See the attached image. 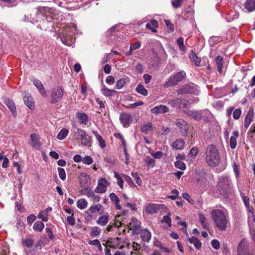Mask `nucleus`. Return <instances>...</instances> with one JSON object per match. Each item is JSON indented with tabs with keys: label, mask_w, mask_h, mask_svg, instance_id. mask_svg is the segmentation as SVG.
<instances>
[{
	"label": "nucleus",
	"mask_w": 255,
	"mask_h": 255,
	"mask_svg": "<svg viewBox=\"0 0 255 255\" xmlns=\"http://www.w3.org/2000/svg\"><path fill=\"white\" fill-rule=\"evenodd\" d=\"M212 220L220 231H224L227 228L229 223L228 214L223 210L214 209L211 212Z\"/></svg>",
	"instance_id": "nucleus-1"
},
{
	"label": "nucleus",
	"mask_w": 255,
	"mask_h": 255,
	"mask_svg": "<svg viewBox=\"0 0 255 255\" xmlns=\"http://www.w3.org/2000/svg\"><path fill=\"white\" fill-rule=\"evenodd\" d=\"M205 159L207 164L215 167L220 162V156L218 150L214 144L209 145L205 152Z\"/></svg>",
	"instance_id": "nucleus-2"
},
{
	"label": "nucleus",
	"mask_w": 255,
	"mask_h": 255,
	"mask_svg": "<svg viewBox=\"0 0 255 255\" xmlns=\"http://www.w3.org/2000/svg\"><path fill=\"white\" fill-rule=\"evenodd\" d=\"M233 184L228 176H221L217 184L218 191L221 195H227L231 191Z\"/></svg>",
	"instance_id": "nucleus-3"
},
{
	"label": "nucleus",
	"mask_w": 255,
	"mask_h": 255,
	"mask_svg": "<svg viewBox=\"0 0 255 255\" xmlns=\"http://www.w3.org/2000/svg\"><path fill=\"white\" fill-rule=\"evenodd\" d=\"M186 77V74L184 71H181L176 74L171 75L168 80L164 84L163 87L167 88L170 87H174L182 82Z\"/></svg>",
	"instance_id": "nucleus-4"
},
{
	"label": "nucleus",
	"mask_w": 255,
	"mask_h": 255,
	"mask_svg": "<svg viewBox=\"0 0 255 255\" xmlns=\"http://www.w3.org/2000/svg\"><path fill=\"white\" fill-rule=\"evenodd\" d=\"M75 139H81V144L87 147L92 146V137L86 133V132L82 129L77 128L76 134H74Z\"/></svg>",
	"instance_id": "nucleus-5"
},
{
	"label": "nucleus",
	"mask_w": 255,
	"mask_h": 255,
	"mask_svg": "<svg viewBox=\"0 0 255 255\" xmlns=\"http://www.w3.org/2000/svg\"><path fill=\"white\" fill-rule=\"evenodd\" d=\"M64 90L60 86L53 88L50 92V103L56 104L60 102L63 96Z\"/></svg>",
	"instance_id": "nucleus-6"
},
{
	"label": "nucleus",
	"mask_w": 255,
	"mask_h": 255,
	"mask_svg": "<svg viewBox=\"0 0 255 255\" xmlns=\"http://www.w3.org/2000/svg\"><path fill=\"white\" fill-rule=\"evenodd\" d=\"M197 87L193 84H185L177 90L178 95L191 94L195 93Z\"/></svg>",
	"instance_id": "nucleus-7"
},
{
	"label": "nucleus",
	"mask_w": 255,
	"mask_h": 255,
	"mask_svg": "<svg viewBox=\"0 0 255 255\" xmlns=\"http://www.w3.org/2000/svg\"><path fill=\"white\" fill-rule=\"evenodd\" d=\"M120 121L123 126L127 128L130 126L133 122V117L128 113L122 112L120 116Z\"/></svg>",
	"instance_id": "nucleus-8"
},
{
	"label": "nucleus",
	"mask_w": 255,
	"mask_h": 255,
	"mask_svg": "<svg viewBox=\"0 0 255 255\" xmlns=\"http://www.w3.org/2000/svg\"><path fill=\"white\" fill-rule=\"evenodd\" d=\"M109 185L108 182L105 178H101L98 180V186L94 191L98 193H105L107 190V187Z\"/></svg>",
	"instance_id": "nucleus-9"
},
{
	"label": "nucleus",
	"mask_w": 255,
	"mask_h": 255,
	"mask_svg": "<svg viewBox=\"0 0 255 255\" xmlns=\"http://www.w3.org/2000/svg\"><path fill=\"white\" fill-rule=\"evenodd\" d=\"M115 136L116 138L121 139V142L124 147V152L125 158H126L125 163L126 165H128L129 163V155L128 154V149H127V146H126V141H125L123 136L120 133H115Z\"/></svg>",
	"instance_id": "nucleus-10"
},
{
	"label": "nucleus",
	"mask_w": 255,
	"mask_h": 255,
	"mask_svg": "<svg viewBox=\"0 0 255 255\" xmlns=\"http://www.w3.org/2000/svg\"><path fill=\"white\" fill-rule=\"evenodd\" d=\"M161 205L150 203L146 205L145 210L148 214H153L157 212L160 209Z\"/></svg>",
	"instance_id": "nucleus-11"
},
{
	"label": "nucleus",
	"mask_w": 255,
	"mask_h": 255,
	"mask_svg": "<svg viewBox=\"0 0 255 255\" xmlns=\"http://www.w3.org/2000/svg\"><path fill=\"white\" fill-rule=\"evenodd\" d=\"M248 248V242L246 239H243L239 243L238 246V255H246L244 254L246 252Z\"/></svg>",
	"instance_id": "nucleus-12"
},
{
	"label": "nucleus",
	"mask_w": 255,
	"mask_h": 255,
	"mask_svg": "<svg viewBox=\"0 0 255 255\" xmlns=\"http://www.w3.org/2000/svg\"><path fill=\"white\" fill-rule=\"evenodd\" d=\"M254 116V111L253 108H250L249 110L247 112L246 116L245 117L244 122V126L246 129H247L250 126L251 123L253 121V119Z\"/></svg>",
	"instance_id": "nucleus-13"
},
{
	"label": "nucleus",
	"mask_w": 255,
	"mask_h": 255,
	"mask_svg": "<svg viewBox=\"0 0 255 255\" xmlns=\"http://www.w3.org/2000/svg\"><path fill=\"white\" fill-rule=\"evenodd\" d=\"M169 108L165 105H160L151 109V112L155 114H164L169 112Z\"/></svg>",
	"instance_id": "nucleus-14"
},
{
	"label": "nucleus",
	"mask_w": 255,
	"mask_h": 255,
	"mask_svg": "<svg viewBox=\"0 0 255 255\" xmlns=\"http://www.w3.org/2000/svg\"><path fill=\"white\" fill-rule=\"evenodd\" d=\"M76 117L78 118L79 123L81 125H87L89 121V117L84 113L78 112L76 113Z\"/></svg>",
	"instance_id": "nucleus-15"
},
{
	"label": "nucleus",
	"mask_w": 255,
	"mask_h": 255,
	"mask_svg": "<svg viewBox=\"0 0 255 255\" xmlns=\"http://www.w3.org/2000/svg\"><path fill=\"white\" fill-rule=\"evenodd\" d=\"M103 208V206L101 204H97V205H92L86 211V213L88 214V215L90 217H92L94 213L99 212L102 208Z\"/></svg>",
	"instance_id": "nucleus-16"
},
{
	"label": "nucleus",
	"mask_w": 255,
	"mask_h": 255,
	"mask_svg": "<svg viewBox=\"0 0 255 255\" xmlns=\"http://www.w3.org/2000/svg\"><path fill=\"white\" fill-rule=\"evenodd\" d=\"M142 132L147 134L151 132L153 130V126L151 123L146 122L143 123L140 127Z\"/></svg>",
	"instance_id": "nucleus-17"
},
{
	"label": "nucleus",
	"mask_w": 255,
	"mask_h": 255,
	"mask_svg": "<svg viewBox=\"0 0 255 255\" xmlns=\"http://www.w3.org/2000/svg\"><path fill=\"white\" fill-rule=\"evenodd\" d=\"M61 39L63 44L68 46L71 45L74 42V39L68 34H63V35H61Z\"/></svg>",
	"instance_id": "nucleus-18"
},
{
	"label": "nucleus",
	"mask_w": 255,
	"mask_h": 255,
	"mask_svg": "<svg viewBox=\"0 0 255 255\" xmlns=\"http://www.w3.org/2000/svg\"><path fill=\"white\" fill-rule=\"evenodd\" d=\"M109 220V215L108 213H106L104 215L101 216L96 222L97 224L101 226H104L108 223Z\"/></svg>",
	"instance_id": "nucleus-19"
},
{
	"label": "nucleus",
	"mask_w": 255,
	"mask_h": 255,
	"mask_svg": "<svg viewBox=\"0 0 255 255\" xmlns=\"http://www.w3.org/2000/svg\"><path fill=\"white\" fill-rule=\"evenodd\" d=\"M85 190H86L85 195L89 198H91L94 202H98L100 201L101 198L98 195L94 193L95 191H93L91 189Z\"/></svg>",
	"instance_id": "nucleus-20"
},
{
	"label": "nucleus",
	"mask_w": 255,
	"mask_h": 255,
	"mask_svg": "<svg viewBox=\"0 0 255 255\" xmlns=\"http://www.w3.org/2000/svg\"><path fill=\"white\" fill-rule=\"evenodd\" d=\"M31 145L34 148L38 149L41 146V144L38 140L37 135L35 133L30 135Z\"/></svg>",
	"instance_id": "nucleus-21"
},
{
	"label": "nucleus",
	"mask_w": 255,
	"mask_h": 255,
	"mask_svg": "<svg viewBox=\"0 0 255 255\" xmlns=\"http://www.w3.org/2000/svg\"><path fill=\"white\" fill-rule=\"evenodd\" d=\"M5 104L8 107L9 110L11 112L14 116L16 115V110L14 102L10 99H5L4 101Z\"/></svg>",
	"instance_id": "nucleus-22"
},
{
	"label": "nucleus",
	"mask_w": 255,
	"mask_h": 255,
	"mask_svg": "<svg viewBox=\"0 0 255 255\" xmlns=\"http://www.w3.org/2000/svg\"><path fill=\"white\" fill-rule=\"evenodd\" d=\"M232 134L233 135L230 139V145L232 149H235L237 145V138L239 136V132L238 130H234Z\"/></svg>",
	"instance_id": "nucleus-23"
},
{
	"label": "nucleus",
	"mask_w": 255,
	"mask_h": 255,
	"mask_svg": "<svg viewBox=\"0 0 255 255\" xmlns=\"http://www.w3.org/2000/svg\"><path fill=\"white\" fill-rule=\"evenodd\" d=\"M140 237L143 242H148L151 239V233L147 229H143L140 232Z\"/></svg>",
	"instance_id": "nucleus-24"
},
{
	"label": "nucleus",
	"mask_w": 255,
	"mask_h": 255,
	"mask_svg": "<svg viewBox=\"0 0 255 255\" xmlns=\"http://www.w3.org/2000/svg\"><path fill=\"white\" fill-rule=\"evenodd\" d=\"M189 58L191 61L194 62V64L196 66H199L200 64L201 59L200 57H197L196 53L192 50H191L189 54Z\"/></svg>",
	"instance_id": "nucleus-25"
},
{
	"label": "nucleus",
	"mask_w": 255,
	"mask_h": 255,
	"mask_svg": "<svg viewBox=\"0 0 255 255\" xmlns=\"http://www.w3.org/2000/svg\"><path fill=\"white\" fill-rule=\"evenodd\" d=\"M245 8L249 11L252 12L255 10V0H246L245 3Z\"/></svg>",
	"instance_id": "nucleus-26"
},
{
	"label": "nucleus",
	"mask_w": 255,
	"mask_h": 255,
	"mask_svg": "<svg viewBox=\"0 0 255 255\" xmlns=\"http://www.w3.org/2000/svg\"><path fill=\"white\" fill-rule=\"evenodd\" d=\"M189 104L188 100L186 99L179 98L177 108L184 111L188 108Z\"/></svg>",
	"instance_id": "nucleus-27"
},
{
	"label": "nucleus",
	"mask_w": 255,
	"mask_h": 255,
	"mask_svg": "<svg viewBox=\"0 0 255 255\" xmlns=\"http://www.w3.org/2000/svg\"><path fill=\"white\" fill-rule=\"evenodd\" d=\"M187 240L190 244H193L197 250H199L201 248L202 243L197 238L192 237L188 238Z\"/></svg>",
	"instance_id": "nucleus-28"
},
{
	"label": "nucleus",
	"mask_w": 255,
	"mask_h": 255,
	"mask_svg": "<svg viewBox=\"0 0 255 255\" xmlns=\"http://www.w3.org/2000/svg\"><path fill=\"white\" fill-rule=\"evenodd\" d=\"M185 143L183 139L179 138L173 143V147L176 149L182 150L184 147Z\"/></svg>",
	"instance_id": "nucleus-29"
},
{
	"label": "nucleus",
	"mask_w": 255,
	"mask_h": 255,
	"mask_svg": "<svg viewBox=\"0 0 255 255\" xmlns=\"http://www.w3.org/2000/svg\"><path fill=\"white\" fill-rule=\"evenodd\" d=\"M158 26V22L155 19H152L149 23H147L145 27L146 28L151 30L153 32H156L155 28Z\"/></svg>",
	"instance_id": "nucleus-30"
},
{
	"label": "nucleus",
	"mask_w": 255,
	"mask_h": 255,
	"mask_svg": "<svg viewBox=\"0 0 255 255\" xmlns=\"http://www.w3.org/2000/svg\"><path fill=\"white\" fill-rule=\"evenodd\" d=\"M92 133L95 136L97 140L98 141L99 145L102 148L106 147L105 141L103 139L102 136L97 131L92 130Z\"/></svg>",
	"instance_id": "nucleus-31"
},
{
	"label": "nucleus",
	"mask_w": 255,
	"mask_h": 255,
	"mask_svg": "<svg viewBox=\"0 0 255 255\" xmlns=\"http://www.w3.org/2000/svg\"><path fill=\"white\" fill-rule=\"evenodd\" d=\"M200 222L204 229H207L209 228V224L208 219L205 216L201 213L198 214Z\"/></svg>",
	"instance_id": "nucleus-32"
},
{
	"label": "nucleus",
	"mask_w": 255,
	"mask_h": 255,
	"mask_svg": "<svg viewBox=\"0 0 255 255\" xmlns=\"http://www.w3.org/2000/svg\"><path fill=\"white\" fill-rule=\"evenodd\" d=\"M101 90L102 94L106 97H111L117 93L116 91L109 89L107 88L105 85L103 86Z\"/></svg>",
	"instance_id": "nucleus-33"
},
{
	"label": "nucleus",
	"mask_w": 255,
	"mask_h": 255,
	"mask_svg": "<svg viewBox=\"0 0 255 255\" xmlns=\"http://www.w3.org/2000/svg\"><path fill=\"white\" fill-rule=\"evenodd\" d=\"M217 70L219 73H222L223 65V58L221 56H217L215 58Z\"/></svg>",
	"instance_id": "nucleus-34"
},
{
	"label": "nucleus",
	"mask_w": 255,
	"mask_h": 255,
	"mask_svg": "<svg viewBox=\"0 0 255 255\" xmlns=\"http://www.w3.org/2000/svg\"><path fill=\"white\" fill-rule=\"evenodd\" d=\"M187 114L196 121L200 120L202 118L201 113L198 111H188Z\"/></svg>",
	"instance_id": "nucleus-35"
},
{
	"label": "nucleus",
	"mask_w": 255,
	"mask_h": 255,
	"mask_svg": "<svg viewBox=\"0 0 255 255\" xmlns=\"http://www.w3.org/2000/svg\"><path fill=\"white\" fill-rule=\"evenodd\" d=\"M23 100H24L25 104L27 107H28L30 109H31L34 107L33 103L32 102V98L28 94H26L23 97Z\"/></svg>",
	"instance_id": "nucleus-36"
},
{
	"label": "nucleus",
	"mask_w": 255,
	"mask_h": 255,
	"mask_svg": "<svg viewBox=\"0 0 255 255\" xmlns=\"http://www.w3.org/2000/svg\"><path fill=\"white\" fill-rule=\"evenodd\" d=\"M88 205V202L84 198H82L77 202V207L81 210L85 209Z\"/></svg>",
	"instance_id": "nucleus-37"
},
{
	"label": "nucleus",
	"mask_w": 255,
	"mask_h": 255,
	"mask_svg": "<svg viewBox=\"0 0 255 255\" xmlns=\"http://www.w3.org/2000/svg\"><path fill=\"white\" fill-rule=\"evenodd\" d=\"M44 225L42 221H36L33 225V228L35 231L41 232L44 228Z\"/></svg>",
	"instance_id": "nucleus-38"
},
{
	"label": "nucleus",
	"mask_w": 255,
	"mask_h": 255,
	"mask_svg": "<svg viewBox=\"0 0 255 255\" xmlns=\"http://www.w3.org/2000/svg\"><path fill=\"white\" fill-rule=\"evenodd\" d=\"M22 244L23 246H24L28 248H30L33 245L34 240L31 238H25L24 239L22 240Z\"/></svg>",
	"instance_id": "nucleus-39"
},
{
	"label": "nucleus",
	"mask_w": 255,
	"mask_h": 255,
	"mask_svg": "<svg viewBox=\"0 0 255 255\" xmlns=\"http://www.w3.org/2000/svg\"><path fill=\"white\" fill-rule=\"evenodd\" d=\"M130 228L132 229H139L140 226L138 221L135 218H132L131 222L129 223Z\"/></svg>",
	"instance_id": "nucleus-40"
},
{
	"label": "nucleus",
	"mask_w": 255,
	"mask_h": 255,
	"mask_svg": "<svg viewBox=\"0 0 255 255\" xmlns=\"http://www.w3.org/2000/svg\"><path fill=\"white\" fill-rule=\"evenodd\" d=\"M135 90L138 93L141 94L144 96L147 95L148 94V92L147 90H146L144 87L141 84L138 85L136 87Z\"/></svg>",
	"instance_id": "nucleus-41"
},
{
	"label": "nucleus",
	"mask_w": 255,
	"mask_h": 255,
	"mask_svg": "<svg viewBox=\"0 0 255 255\" xmlns=\"http://www.w3.org/2000/svg\"><path fill=\"white\" fill-rule=\"evenodd\" d=\"M69 131L66 128L62 129L58 133L57 138L59 140H62L64 139L68 135Z\"/></svg>",
	"instance_id": "nucleus-42"
},
{
	"label": "nucleus",
	"mask_w": 255,
	"mask_h": 255,
	"mask_svg": "<svg viewBox=\"0 0 255 255\" xmlns=\"http://www.w3.org/2000/svg\"><path fill=\"white\" fill-rule=\"evenodd\" d=\"M176 125L177 127L187 131V124L184 120L181 119L177 120L176 122Z\"/></svg>",
	"instance_id": "nucleus-43"
},
{
	"label": "nucleus",
	"mask_w": 255,
	"mask_h": 255,
	"mask_svg": "<svg viewBox=\"0 0 255 255\" xmlns=\"http://www.w3.org/2000/svg\"><path fill=\"white\" fill-rule=\"evenodd\" d=\"M177 43L180 50L185 51L186 50V48L184 44V38L182 37L177 39Z\"/></svg>",
	"instance_id": "nucleus-44"
},
{
	"label": "nucleus",
	"mask_w": 255,
	"mask_h": 255,
	"mask_svg": "<svg viewBox=\"0 0 255 255\" xmlns=\"http://www.w3.org/2000/svg\"><path fill=\"white\" fill-rule=\"evenodd\" d=\"M174 165L176 168L182 170H185L186 167L185 164L183 161L179 160L175 162Z\"/></svg>",
	"instance_id": "nucleus-45"
},
{
	"label": "nucleus",
	"mask_w": 255,
	"mask_h": 255,
	"mask_svg": "<svg viewBox=\"0 0 255 255\" xmlns=\"http://www.w3.org/2000/svg\"><path fill=\"white\" fill-rule=\"evenodd\" d=\"M144 161L148 167H153L155 165V160L149 156L146 157Z\"/></svg>",
	"instance_id": "nucleus-46"
},
{
	"label": "nucleus",
	"mask_w": 255,
	"mask_h": 255,
	"mask_svg": "<svg viewBox=\"0 0 255 255\" xmlns=\"http://www.w3.org/2000/svg\"><path fill=\"white\" fill-rule=\"evenodd\" d=\"M101 229L97 226H95V227H93V228H92L91 235V236L94 237L97 236L98 235H99L101 233Z\"/></svg>",
	"instance_id": "nucleus-47"
},
{
	"label": "nucleus",
	"mask_w": 255,
	"mask_h": 255,
	"mask_svg": "<svg viewBox=\"0 0 255 255\" xmlns=\"http://www.w3.org/2000/svg\"><path fill=\"white\" fill-rule=\"evenodd\" d=\"M161 223H165L167 224L169 227L171 226V220L170 219V213H169L167 215L164 216L163 219L161 221Z\"/></svg>",
	"instance_id": "nucleus-48"
},
{
	"label": "nucleus",
	"mask_w": 255,
	"mask_h": 255,
	"mask_svg": "<svg viewBox=\"0 0 255 255\" xmlns=\"http://www.w3.org/2000/svg\"><path fill=\"white\" fill-rule=\"evenodd\" d=\"M123 177L125 180L128 184L130 187L133 188L135 187V184L132 181L131 178L128 175H124Z\"/></svg>",
	"instance_id": "nucleus-49"
},
{
	"label": "nucleus",
	"mask_w": 255,
	"mask_h": 255,
	"mask_svg": "<svg viewBox=\"0 0 255 255\" xmlns=\"http://www.w3.org/2000/svg\"><path fill=\"white\" fill-rule=\"evenodd\" d=\"M58 171L60 178L62 180H65L66 175L65 170L62 168L58 167Z\"/></svg>",
	"instance_id": "nucleus-50"
},
{
	"label": "nucleus",
	"mask_w": 255,
	"mask_h": 255,
	"mask_svg": "<svg viewBox=\"0 0 255 255\" xmlns=\"http://www.w3.org/2000/svg\"><path fill=\"white\" fill-rule=\"evenodd\" d=\"M219 41V37L217 36H211L209 39V43L211 46H214Z\"/></svg>",
	"instance_id": "nucleus-51"
},
{
	"label": "nucleus",
	"mask_w": 255,
	"mask_h": 255,
	"mask_svg": "<svg viewBox=\"0 0 255 255\" xmlns=\"http://www.w3.org/2000/svg\"><path fill=\"white\" fill-rule=\"evenodd\" d=\"M126 84V81L125 79H121L117 81L116 88L118 89H122Z\"/></svg>",
	"instance_id": "nucleus-52"
},
{
	"label": "nucleus",
	"mask_w": 255,
	"mask_h": 255,
	"mask_svg": "<svg viewBox=\"0 0 255 255\" xmlns=\"http://www.w3.org/2000/svg\"><path fill=\"white\" fill-rule=\"evenodd\" d=\"M131 175L136 180V183L138 185H141L142 184V181L139 176L138 173L137 172H132L131 173Z\"/></svg>",
	"instance_id": "nucleus-53"
},
{
	"label": "nucleus",
	"mask_w": 255,
	"mask_h": 255,
	"mask_svg": "<svg viewBox=\"0 0 255 255\" xmlns=\"http://www.w3.org/2000/svg\"><path fill=\"white\" fill-rule=\"evenodd\" d=\"M206 181H207V180L205 177V173H203L202 175L200 176L197 179V183L200 185L205 184Z\"/></svg>",
	"instance_id": "nucleus-54"
},
{
	"label": "nucleus",
	"mask_w": 255,
	"mask_h": 255,
	"mask_svg": "<svg viewBox=\"0 0 255 255\" xmlns=\"http://www.w3.org/2000/svg\"><path fill=\"white\" fill-rule=\"evenodd\" d=\"M183 2V0H172V4L174 8H177L182 5Z\"/></svg>",
	"instance_id": "nucleus-55"
},
{
	"label": "nucleus",
	"mask_w": 255,
	"mask_h": 255,
	"mask_svg": "<svg viewBox=\"0 0 255 255\" xmlns=\"http://www.w3.org/2000/svg\"><path fill=\"white\" fill-rule=\"evenodd\" d=\"M242 111L240 109H236L233 112V118L235 120H238L241 117Z\"/></svg>",
	"instance_id": "nucleus-56"
},
{
	"label": "nucleus",
	"mask_w": 255,
	"mask_h": 255,
	"mask_svg": "<svg viewBox=\"0 0 255 255\" xmlns=\"http://www.w3.org/2000/svg\"><path fill=\"white\" fill-rule=\"evenodd\" d=\"M82 162L84 164L90 165L93 163V160L91 156H86L82 159Z\"/></svg>",
	"instance_id": "nucleus-57"
},
{
	"label": "nucleus",
	"mask_w": 255,
	"mask_h": 255,
	"mask_svg": "<svg viewBox=\"0 0 255 255\" xmlns=\"http://www.w3.org/2000/svg\"><path fill=\"white\" fill-rule=\"evenodd\" d=\"M212 247L215 250L220 249V244L218 240L214 239L211 241Z\"/></svg>",
	"instance_id": "nucleus-58"
},
{
	"label": "nucleus",
	"mask_w": 255,
	"mask_h": 255,
	"mask_svg": "<svg viewBox=\"0 0 255 255\" xmlns=\"http://www.w3.org/2000/svg\"><path fill=\"white\" fill-rule=\"evenodd\" d=\"M179 98L169 101L168 104L173 108H177Z\"/></svg>",
	"instance_id": "nucleus-59"
},
{
	"label": "nucleus",
	"mask_w": 255,
	"mask_h": 255,
	"mask_svg": "<svg viewBox=\"0 0 255 255\" xmlns=\"http://www.w3.org/2000/svg\"><path fill=\"white\" fill-rule=\"evenodd\" d=\"M33 83L37 89H41L43 85L41 82L37 79H35L33 80Z\"/></svg>",
	"instance_id": "nucleus-60"
},
{
	"label": "nucleus",
	"mask_w": 255,
	"mask_h": 255,
	"mask_svg": "<svg viewBox=\"0 0 255 255\" xmlns=\"http://www.w3.org/2000/svg\"><path fill=\"white\" fill-rule=\"evenodd\" d=\"M38 218L41 219L43 221L47 222L48 221V216L47 214H45V213H43L40 212L39 214L37 216Z\"/></svg>",
	"instance_id": "nucleus-61"
},
{
	"label": "nucleus",
	"mask_w": 255,
	"mask_h": 255,
	"mask_svg": "<svg viewBox=\"0 0 255 255\" xmlns=\"http://www.w3.org/2000/svg\"><path fill=\"white\" fill-rule=\"evenodd\" d=\"M110 199L113 202L117 203L120 202V199L114 193H112L110 194L109 196Z\"/></svg>",
	"instance_id": "nucleus-62"
},
{
	"label": "nucleus",
	"mask_w": 255,
	"mask_h": 255,
	"mask_svg": "<svg viewBox=\"0 0 255 255\" xmlns=\"http://www.w3.org/2000/svg\"><path fill=\"white\" fill-rule=\"evenodd\" d=\"M73 215V214H72L71 216H68L67 218V221L71 226H73L75 224V220Z\"/></svg>",
	"instance_id": "nucleus-63"
},
{
	"label": "nucleus",
	"mask_w": 255,
	"mask_h": 255,
	"mask_svg": "<svg viewBox=\"0 0 255 255\" xmlns=\"http://www.w3.org/2000/svg\"><path fill=\"white\" fill-rule=\"evenodd\" d=\"M106 82L109 85L113 84L115 83V78L113 76H108L106 79Z\"/></svg>",
	"instance_id": "nucleus-64"
}]
</instances>
